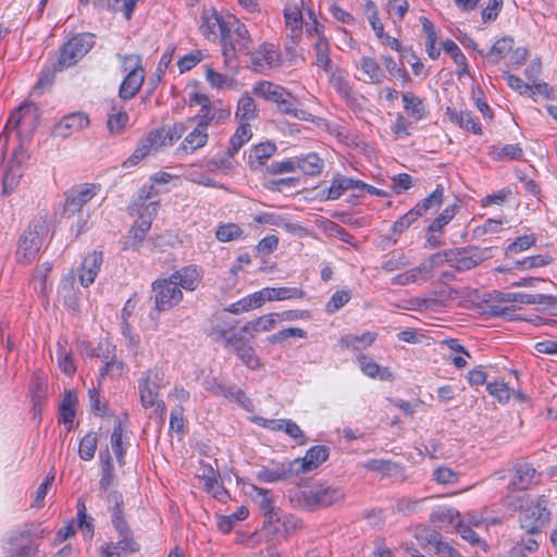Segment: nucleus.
<instances>
[{"label": "nucleus", "mask_w": 557, "mask_h": 557, "mask_svg": "<svg viewBox=\"0 0 557 557\" xmlns=\"http://www.w3.org/2000/svg\"><path fill=\"white\" fill-rule=\"evenodd\" d=\"M152 213H149L148 219H146L145 214H140L139 219L132 226L129 234L137 242H144L147 233L151 227Z\"/></svg>", "instance_id": "864d4df0"}, {"label": "nucleus", "mask_w": 557, "mask_h": 557, "mask_svg": "<svg viewBox=\"0 0 557 557\" xmlns=\"http://www.w3.org/2000/svg\"><path fill=\"white\" fill-rule=\"evenodd\" d=\"M450 120L459 125L461 128L471 131L475 135L482 134L481 124L468 111L451 112Z\"/></svg>", "instance_id": "c03bdc74"}, {"label": "nucleus", "mask_w": 557, "mask_h": 557, "mask_svg": "<svg viewBox=\"0 0 557 557\" xmlns=\"http://www.w3.org/2000/svg\"><path fill=\"white\" fill-rule=\"evenodd\" d=\"M260 293L263 304L265 301L302 299L306 296L305 290L299 287H265Z\"/></svg>", "instance_id": "4be33fe9"}, {"label": "nucleus", "mask_w": 557, "mask_h": 557, "mask_svg": "<svg viewBox=\"0 0 557 557\" xmlns=\"http://www.w3.org/2000/svg\"><path fill=\"white\" fill-rule=\"evenodd\" d=\"M315 54L314 64L318 67L323 69L325 72H330L333 67L332 60L330 58V44L326 38L318 39L313 45Z\"/></svg>", "instance_id": "58836bf2"}, {"label": "nucleus", "mask_w": 557, "mask_h": 557, "mask_svg": "<svg viewBox=\"0 0 557 557\" xmlns=\"http://www.w3.org/2000/svg\"><path fill=\"white\" fill-rule=\"evenodd\" d=\"M44 529L40 523L27 522L14 530L3 544L5 557H33L38 552V539H41Z\"/></svg>", "instance_id": "f03ea898"}, {"label": "nucleus", "mask_w": 557, "mask_h": 557, "mask_svg": "<svg viewBox=\"0 0 557 557\" xmlns=\"http://www.w3.org/2000/svg\"><path fill=\"white\" fill-rule=\"evenodd\" d=\"M493 299L499 302H519L524 305L549 304L553 296L542 294H523V293H502L494 292Z\"/></svg>", "instance_id": "aec40b11"}, {"label": "nucleus", "mask_w": 557, "mask_h": 557, "mask_svg": "<svg viewBox=\"0 0 557 557\" xmlns=\"http://www.w3.org/2000/svg\"><path fill=\"white\" fill-rule=\"evenodd\" d=\"M329 73V83L336 92L347 102L352 100V86L349 81V74L346 70L332 67Z\"/></svg>", "instance_id": "412c9836"}, {"label": "nucleus", "mask_w": 557, "mask_h": 557, "mask_svg": "<svg viewBox=\"0 0 557 557\" xmlns=\"http://www.w3.org/2000/svg\"><path fill=\"white\" fill-rule=\"evenodd\" d=\"M445 257V261L457 271H468L482 261L491 257V248H479L476 246H468L465 248L449 249L443 253H436L433 256V260Z\"/></svg>", "instance_id": "423d86ee"}, {"label": "nucleus", "mask_w": 557, "mask_h": 557, "mask_svg": "<svg viewBox=\"0 0 557 557\" xmlns=\"http://www.w3.org/2000/svg\"><path fill=\"white\" fill-rule=\"evenodd\" d=\"M243 230L235 223L221 225L215 231V237L222 243L235 240L243 237Z\"/></svg>", "instance_id": "603ef678"}, {"label": "nucleus", "mask_w": 557, "mask_h": 557, "mask_svg": "<svg viewBox=\"0 0 557 557\" xmlns=\"http://www.w3.org/2000/svg\"><path fill=\"white\" fill-rule=\"evenodd\" d=\"M360 67L368 76V82L371 84H381L385 78L383 70L373 58L362 57L360 60Z\"/></svg>", "instance_id": "37998d69"}, {"label": "nucleus", "mask_w": 557, "mask_h": 557, "mask_svg": "<svg viewBox=\"0 0 557 557\" xmlns=\"http://www.w3.org/2000/svg\"><path fill=\"white\" fill-rule=\"evenodd\" d=\"M37 116V109L29 103H24L11 113L5 131H14L21 128L23 125L32 124Z\"/></svg>", "instance_id": "5701e85b"}, {"label": "nucleus", "mask_w": 557, "mask_h": 557, "mask_svg": "<svg viewBox=\"0 0 557 557\" xmlns=\"http://www.w3.org/2000/svg\"><path fill=\"white\" fill-rule=\"evenodd\" d=\"M164 373L158 369H149L138 382L140 403L145 408L152 407L159 397Z\"/></svg>", "instance_id": "f8f14e48"}, {"label": "nucleus", "mask_w": 557, "mask_h": 557, "mask_svg": "<svg viewBox=\"0 0 557 557\" xmlns=\"http://www.w3.org/2000/svg\"><path fill=\"white\" fill-rule=\"evenodd\" d=\"M285 24L292 32H300L302 28V14L297 5L285 8Z\"/></svg>", "instance_id": "4d7b16f0"}, {"label": "nucleus", "mask_w": 557, "mask_h": 557, "mask_svg": "<svg viewBox=\"0 0 557 557\" xmlns=\"http://www.w3.org/2000/svg\"><path fill=\"white\" fill-rule=\"evenodd\" d=\"M128 114L123 107H117L114 102L108 112L107 127L111 134H119L127 124Z\"/></svg>", "instance_id": "2f4dec72"}, {"label": "nucleus", "mask_w": 557, "mask_h": 557, "mask_svg": "<svg viewBox=\"0 0 557 557\" xmlns=\"http://www.w3.org/2000/svg\"><path fill=\"white\" fill-rule=\"evenodd\" d=\"M227 35L223 40L237 47L238 50H247L250 44V37L246 26L234 16H228Z\"/></svg>", "instance_id": "a211bd4d"}, {"label": "nucleus", "mask_w": 557, "mask_h": 557, "mask_svg": "<svg viewBox=\"0 0 557 557\" xmlns=\"http://www.w3.org/2000/svg\"><path fill=\"white\" fill-rule=\"evenodd\" d=\"M257 104L253 98L249 95H243L237 104L236 117L240 121V123L253 120L257 117Z\"/></svg>", "instance_id": "ea45409f"}, {"label": "nucleus", "mask_w": 557, "mask_h": 557, "mask_svg": "<svg viewBox=\"0 0 557 557\" xmlns=\"http://www.w3.org/2000/svg\"><path fill=\"white\" fill-rule=\"evenodd\" d=\"M100 463L101 479L99 481V488L102 492H107L108 488L113 484L115 479L112 458L108 449L100 454Z\"/></svg>", "instance_id": "f704fd0d"}, {"label": "nucleus", "mask_w": 557, "mask_h": 557, "mask_svg": "<svg viewBox=\"0 0 557 557\" xmlns=\"http://www.w3.org/2000/svg\"><path fill=\"white\" fill-rule=\"evenodd\" d=\"M108 510L111 513V522L117 533H125L128 525L124 517V499L119 491H111L106 497Z\"/></svg>", "instance_id": "dca6fc26"}, {"label": "nucleus", "mask_w": 557, "mask_h": 557, "mask_svg": "<svg viewBox=\"0 0 557 557\" xmlns=\"http://www.w3.org/2000/svg\"><path fill=\"white\" fill-rule=\"evenodd\" d=\"M78 399L74 391H67L59 407V421L64 424H72L76 414Z\"/></svg>", "instance_id": "c85d7f7f"}, {"label": "nucleus", "mask_w": 557, "mask_h": 557, "mask_svg": "<svg viewBox=\"0 0 557 557\" xmlns=\"http://www.w3.org/2000/svg\"><path fill=\"white\" fill-rule=\"evenodd\" d=\"M296 168L300 169L306 175H319L323 168L324 161L314 152L298 158Z\"/></svg>", "instance_id": "e433bc0d"}, {"label": "nucleus", "mask_w": 557, "mask_h": 557, "mask_svg": "<svg viewBox=\"0 0 557 557\" xmlns=\"http://www.w3.org/2000/svg\"><path fill=\"white\" fill-rule=\"evenodd\" d=\"M29 154L23 145H18L12 157L8 160L2 175V194L11 195L18 187L21 178L24 174V163L28 160Z\"/></svg>", "instance_id": "6e6552de"}, {"label": "nucleus", "mask_w": 557, "mask_h": 557, "mask_svg": "<svg viewBox=\"0 0 557 557\" xmlns=\"http://www.w3.org/2000/svg\"><path fill=\"white\" fill-rule=\"evenodd\" d=\"M116 58L121 62V71L126 73L119 87V97L122 100H129L138 94L145 82L143 58L138 53H117Z\"/></svg>", "instance_id": "20e7f679"}, {"label": "nucleus", "mask_w": 557, "mask_h": 557, "mask_svg": "<svg viewBox=\"0 0 557 557\" xmlns=\"http://www.w3.org/2000/svg\"><path fill=\"white\" fill-rule=\"evenodd\" d=\"M228 18L224 20L215 9H205L201 13L199 29L211 41L223 40L227 35Z\"/></svg>", "instance_id": "ddd939ff"}, {"label": "nucleus", "mask_w": 557, "mask_h": 557, "mask_svg": "<svg viewBox=\"0 0 557 557\" xmlns=\"http://www.w3.org/2000/svg\"><path fill=\"white\" fill-rule=\"evenodd\" d=\"M119 535L121 539L115 544L117 549L121 552V555L135 553L139 549L138 544L132 537V532L128 525L126 527V532L119 533Z\"/></svg>", "instance_id": "680f3d73"}, {"label": "nucleus", "mask_w": 557, "mask_h": 557, "mask_svg": "<svg viewBox=\"0 0 557 557\" xmlns=\"http://www.w3.org/2000/svg\"><path fill=\"white\" fill-rule=\"evenodd\" d=\"M252 136V132L249 123L244 122L240 123L234 133V135L230 139V146L227 148V156L234 157L235 153L239 151V149L250 140Z\"/></svg>", "instance_id": "7c9ffc66"}, {"label": "nucleus", "mask_w": 557, "mask_h": 557, "mask_svg": "<svg viewBox=\"0 0 557 557\" xmlns=\"http://www.w3.org/2000/svg\"><path fill=\"white\" fill-rule=\"evenodd\" d=\"M486 389L490 393V395L497 398V400L500 403H506L510 398V389L504 382L487 383Z\"/></svg>", "instance_id": "69168bd1"}, {"label": "nucleus", "mask_w": 557, "mask_h": 557, "mask_svg": "<svg viewBox=\"0 0 557 557\" xmlns=\"http://www.w3.org/2000/svg\"><path fill=\"white\" fill-rule=\"evenodd\" d=\"M419 277L426 280L429 277L425 265L412 268L406 272L399 273L392 278L394 285H408L417 282Z\"/></svg>", "instance_id": "a18cd8bd"}, {"label": "nucleus", "mask_w": 557, "mask_h": 557, "mask_svg": "<svg viewBox=\"0 0 557 557\" xmlns=\"http://www.w3.org/2000/svg\"><path fill=\"white\" fill-rule=\"evenodd\" d=\"M494 159L498 161L520 160L523 156V150L519 145H504L494 148Z\"/></svg>", "instance_id": "09e8293b"}, {"label": "nucleus", "mask_w": 557, "mask_h": 557, "mask_svg": "<svg viewBox=\"0 0 557 557\" xmlns=\"http://www.w3.org/2000/svg\"><path fill=\"white\" fill-rule=\"evenodd\" d=\"M263 305L261 293L256 292L253 294H250L240 300L228 306L226 311L233 313V314H240L243 312H248L252 309L260 308Z\"/></svg>", "instance_id": "c9c22d12"}, {"label": "nucleus", "mask_w": 557, "mask_h": 557, "mask_svg": "<svg viewBox=\"0 0 557 557\" xmlns=\"http://www.w3.org/2000/svg\"><path fill=\"white\" fill-rule=\"evenodd\" d=\"M364 468L387 476L403 473V468L398 463L384 459H371L364 463Z\"/></svg>", "instance_id": "79ce46f5"}, {"label": "nucleus", "mask_w": 557, "mask_h": 557, "mask_svg": "<svg viewBox=\"0 0 557 557\" xmlns=\"http://www.w3.org/2000/svg\"><path fill=\"white\" fill-rule=\"evenodd\" d=\"M456 214V207L450 206L444 209V211L432 221L428 227V232H441L445 225H447Z\"/></svg>", "instance_id": "052dcab7"}, {"label": "nucleus", "mask_w": 557, "mask_h": 557, "mask_svg": "<svg viewBox=\"0 0 557 557\" xmlns=\"http://www.w3.org/2000/svg\"><path fill=\"white\" fill-rule=\"evenodd\" d=\"M350 299L349 292L339 290L332 295L331 299L326 304V312L334 313L344 307Z\"/></svg>", "instance_id": "338daca9"}, {"label": "nucleus", "mask_w": 557, "mask_h": 557, "mask_svg": "<svg viewBox=\"0 0 557 557\" xmlns=\"http://www.w3.org/2000/svg\"><path fill=\"white\" fill-rule=\"evenodd\" d=\"M64 69H59L58 62L51 67H45L40 73L35 89H44L50 87L54 82L57 72H61Z\"/></svg>", "instance_id": "e2e57ef3"}, {"label": "nucleus", "mask_w": 557, "mask_h": 557, "mask_svg": "<svg viewBox=\"0 0 557 557\" xmlns=\"http://www.w3.org/2000/svg\"><path fill=\"white\" fill-rule=\"evenodd\" d=\"M209 135L207 131L195 127L183 140L178 150L186 153H193L199 148H202L208 141Z\"/></svg>", "instance_id": "c756f323"}, {"label": "nucleus", "mask_w": 557, "mask_h": 557, "mask_svg": "<svg viewBox=\"0 0 557 557\" xmlns=\"http://www.w3.org/2000/svg\"><path fill=\"white\" fill-rule=\"evenodd\" d=\"M515 40L510 36H505L495 41L491 49L484 54L483 51H479L481 55H484L488 62L497 64L502 59L512 51Z\"/></svg>", "instance_id": "bb28decb"}, {"label": "nucleus", "mask_w": 557, "mask_h": 557, "mask_svg": "<svg viewBox=\"0 0 557 557\" xmlns=\"http://www.w3.org/2000/svg\"><path fill=\"white\" fill-rule=\"evenodd\" d=\"M276 146L274 143L265 141L255 146L249 154L248 164L251 170L260 169L275 153Z\"/></svg>", "instance_id": "a878e982"}, {"label": "nucleus", "mask_w": 557, "mask_h": 557, "mask_svg": "<svg viewBox=\"0 0 557 557\" xmlns=\"http://www.w3.org/2000/svg\"><path fill=\"white\" fill-rule=\"evenodd\" d=\"M98 444V435L95 432L87 433L79 442L78 455L85 460L89 461L95 457Z\"/></svg>", "instance_id": "de8ad7c7"}, {"label": "nucleus", "mask_w": 557, "mask_h": 557, "mask_svg": "<svg viewBox=\"0 0 557 557\" xmlns=\"http://www.w3.org/2000/svg\"><path fill=\"white\" fill-rule=\"evenodd\" d=\"M383 60L384 65L391 75L400 78L404 85L411 82V77L409 76L407 70L405 67H399L392 57H384Z\"/></svg>", "instance_id": "0e129e2a"}, {"label": "nucleus", "mask_w": 557, "mask_h": 557, "mask_svg": "<svg viewBox=\"0 0 557 557\" xmlns=\"http://www.w3.org/2000/svg\"><path fill=\"white\" fill-rule=\"evenodd\" d=\"M99 189V185L96 184H81L72 187L65 194L63 213L70 218L79 212L84 205L97 195Z\"/></svg>", "instance_id": "9b49d317"}, {"label": "nucleus", "mask_w": 557, "mask_h": 557, "mask_svg": "<svg viewBox=\"0 0 557 557\" xmlns=\"http://www.w3.org/2000/svg\"><path fill=\"white\" fill-rule=\"evenodd\" d=\"M548 504V497L541 495L524 507H521L519 515L521 529L529 534L540 533L550 520Z\"/></svg>", "instance_id": "39448f33"}, {"label": "nucleus", "mask_w": 557, "mask_h": 557, "mask_svg": "<svg viewBox=\"0 0 557 557\" xmlns=\"http://www.w3.org/2000/svg\"><path fill=\"white\" fill-rule=\"evenodd\" d=\"M281 57L274 45L262 44L251 59V63L256 71H261L264 67L271 69L278 65Z\"/></svg>", "instance_id": "6ab92c4d"}, {"label": "nucleus", "mask_w": 557, "mask_h": 557, "mask_svg": "<svg viewBox=\"0 0 557 557\" xmlns=\"http://www.w3.org/2000/svg\"><path fill=\"white\" fill-rule=\"evenodd\" d=\"M376 338V333L364 332L361 335H346L341 338V344L352 350L370 347Z\"/></svg>", "instance_id": "a19ab883"}, {"label": "nucleus", "mask_w": 557, "mask_h": 557, "mask_svg": "<svg viewBox=\"0 0 557 557\" xmlns=\"http://www.w3.org/2000/svg\"><path fill=\"white\" fill-rule=\"evenodd\" d=\"M122 437H123V426L120 421L115 422L113 432L111 434V446L113 449V453L116 456L117 462L120 466L124 465V449L122 446Z\"/></svg>", "instance_id": "5fc2aeb1"}, {"label": "nucleus", "mask_w": 557, "mask_h": 557, "mask_svg": "<svg viewBox=\"0 0 557 557\" xmlns=\"http://www.w3.org/2000/svg\"><path fill=\"white\" fill-rule=\"evenodd\" d=\"M536 470L531 465H521L516 469L512 484L518 490H527L533 482Z\"/></svg>", "instance_id": "49530a36"}, {"label": "nucleus", "mask_w": 557, "mask_h": 557, "mask_svg": "<svg viewBox=\"0 0 557 557\" xmlns=\"http://www.w3.org/2000/svg\"><path fill=\"white\" fill-rule=\"evenodd\" d=\"M343 497L344 494L341 490L331 486L295 487L288 493L293 507L305 511L329 507Z\"/></svg>", "instance_id": "f257e3e1"}, {"label": "nucleus", "mask_w": 557, "mask_h": 557, "mask_svg": "<svg viewBox=\"0 0 557 557\" xmlns=\"http://www.w3.org/2000/svg\"><path fill=\"white\" fill-rule=\"evenodd\" d=\"M358 363L363 374L369 377H379L383 381H389L393 379V374L387 368H381L375 361L366 355H360L358 357Z\"/></svg>", "instance_id": "cd10ccee"}, {"label": "nucleus", "mask_w": 557, "mask_h": 557, "mask_svg": "<svg viewBox=\"0 0 557 557\" xmlns=\"http://www.w3.org/2000/svg\"><path fill=\"white\" fill-rule=\"evenodd\" d=\"M40 230H42L41 225H34V227H28L21 235L16 251L20 263L29 264L37 258L42 245Z\"/></svg>", "instance_id": "9d476101"}, {"label": "nucleus", "mask_w": 557, "mask_h": 557, "mask_svg": "<svg viewBox=\"0 0 557 557\" xmlns=\"http://www.w3.org/2000/svg\"><path fill=\"white\" fill-rule=\"evenodd\" d=\"M329 457V448L323 445H317L308 449L304 458H297L292 462L295 475H300L308 471L317 469Z\"/></svg>", "instance_id": "2eb2a0df"}, {"label": "nucleus", "mask_w": 557, "mask_h": 557, "mask_svg": "<svg viewBox=\"0 0 557 557\" xmlns=\"http://www.w3.org/2000/svg\"><path fill=\"white\" fill-rule=\"evenodd\" d=\"M293 475H295V470L292 462L289 461L287 463H280L273 469L262 468L260 471H258L257 479L260 482L273 483L288 480Z\"/></svg>", "instance_id": "393cba45"}, {"label": "nucleus", "mask_w": 557, "mask_h": 557, "mask_svg": "<svg viewBox=\"0 0 557 557\" xmlns=\"http://www.w3.org/2000/svg\"><path fill=\"white\" fill-rule=\"evenodd\" d=\"M170 278L175 281L177 287L194 292L201 283L202 271L197 265H186L174 271Z\"/></svg>", "instance_id": "f3484780"}, {"label": "nucleus", "mask_w": 557, "mask_h": 557, "mask_svg": "<svg viewBox=\"0 0 557 557\" xmlns=\"http://www.w3.org/2000/svg\"><path fill=\"white\" fill-rule=\"evenodd\" d=\"M292 337L307 338V332L300 327H286L268 337V342L276 344Z\"/></svg>", "instance_id": "13d9d810"}, {"label": "nucleus", "mask_w": 557, "mask_h": 557, "mask_svg": "<svg viewBox=\"0 0 557 557\" xmlns=\"http://www.w3.org/2000/svg\"><path fill=\"white\" fill-rule=\"evenodd\" d=\"M253 94L267 101L275 103L277 111L282 114L290 115L299 120H307V115H309L305 110L299 108L300 102L292 92L272 82H259L253 87Z\"/></svg>", "instance_id": "7ed1b4c3"}, {"label": "nucleus", "mask_w": 557, "mask_h": 557, "mask_svg": "<svg viewBox=\"0 0 557 557\" xmlns=\"http://www.w3.org/2000/svg\"><path fill=\"white\" fill-rule=\"evenodd\" d=\"M420 500L410 497H400L396 500V512L403 516L414 513L419 507Z\"/></svg>", "instance_id": "774afa93"}, {"label": "nucleus", "mask_w": 557, "mask_h": 557, "mask_svg": "<svg viewBox=\"0 0 557 557\" xmlns=\"http://www.w3.org/2000/svg\"><path fill=\"white\" fill-rule=\"evenodd\" d=\"M235 355L243 361L244 364L252 370L258 369L261 366L260 359L256 355L255 348L250 343L246 344L242 348L239 347Z\"/></svg>", "instance_id": "6e6d98bb"}, {"label": "nucleus", "mask_w": 557, "mask_h": 557, "mask_svg": "<svg viewBox=\"0 0 557 557\" xmlns=\"http://www.w3.org/2000/svg\"><path fill=\"white\" fill-rule=\"evenodd\" d=\"M95 46L90 33L76 34L65 41L58 50L59 69H69L82 60Z\"/></svg>", "instance_id": "0eeeda50"}, {"label": "nucleus", "mask_w": 557, "mask_h": 557, "mask_svg": "<svg viewBox=\"0 0 557 557\" xmlns=\"http://www.w3.org/2000/svg\"><path fill=\"white\" fill-rule=\"evenodd\" d=\"M89 125L87 114L83 112H73L64 115L53 127L54 137L69 138Z\"/></svg>", "instance_id": "4468645a"}, {"label": "nucleus", "mask_w": 557, "mask_h": 557, "mask_svg": "<svg viewBox=\"0 0 557 557\" xmlns=\"http://www.w3.org/2000/svg\"><path fill=\"white\" fill-rule=\"evenodd\" d=\"M276 324L274 313H269L262 317H259L245 325L242 326V332H246L249 334L251 338L255 337V334L260 332H267L273 329Z\"/></svg>", "instance_id": "72a5a7b5"}, {"label": "nucleus", "mask_w": 557, "mask_h": 557, "mask_svg": "<svg viewBox=\"0 0 557 557\" xmlns=\"http://www.w3.org/2000/svg\"><path fill=\"white\" fill-rule=\"evenodd\" d=\"M347 190H349V188L346 184V176L337 173L332 180L331 186L327 190L326 199L336 200Z\"/></svg>", "instance_id": "bf43d9fd"}, {"label": "nucleus", "mask_w": 557, "mask_h": 557, "mask_svg": "<svg viewBox=\"0 0 557 557\" xmlns=\"http://www.w3.org/2000/svg\"><path fill=\"white\" fill-rule=\"evenodd\" d=\"M154 309L159 312L168 311L177 306L183 300V292L175 285V281L170 276L158 278L152 285Z\"/></svg>", "instance_id": "1a4fd4ad"}, {"label": "nucleus", "mask_w": 557, "mask_h": 557, "mask_svg": "<svg viewBox=\"0 0 557 557\" xmlns=\"http://www.w3.org/2000/svg\"><path fill=\"white\" fill-rule=\"evenodd\" d=\"M401 98H403L405 110L416 121H420L425 116V114H426L425 106H424L423 100L420 97H418L411 92H404L401 95Z\"/></svg>", "instance_id": "4c0bfd02"}, {"label": "nucleus", "mask_w": 557, "mask_h": 557, "mask_svg": "<svg viewBox=\"0 0 557 557\" xmlns=\"http://www.w3.org/2000/svg\"><path fill=\"white\" fill-rule=\"evenodd\" d=\"M245 334L247 333L242 332V327L238 330L234 326L228 327V334L223 343L224 347L236 352L239 347L242 348L249 343V341L245 338Z\"/></svg>", "instance_id": "8fccbe9b"}, {"label": "nucleus", "mask_w": 557, "mask_h": 557, "mask_svg": "<svg viewBox=\"0 0 557 557\" xmlns=\"http://www.w3.org/2000/svg\"><path fill=\"white\" fill-rule=\"evenodd\" d=\"M535 243L536 236L534 234L519 236L506 248L505 253L507 257H512L516 253H519L531 248L532 246L535 245Z\"/></svg>", "instance_id": "3c124183"}, {"label": "nucleus", "mask_w": 557, "mask_h": 557, "mask_svg": "<svg viewBox=\"0 0 557 557\" xmlns=\"http://www.w3.org/2000/svg\"><path fill=\"white\" fill-rule=\"evenodd\" d=\"M493 294H488V298L484 299L482 306V314L487 318H503L506 321L515 320L516 309L513 306H503L504 302L496 301L492 298Z\"/></svg>", "instance_id": "b1692460"}, {"label": "nucleus", "mask_w": 557, "mask_h": 557, "mask_svg": "<svg viewBox=\"0 0 557 557\" xmlns=\"http://www.w3.org/2000/svg\"><path fill=\"white\" fill-rule=\"evenodd\" d=\"M444 196V187L442 185H437L435 190L425 197L423 200L418 202L411 210L416 213L418 218L425 214L429 210L433 208H438L443 202Z\"/></svg>", "instance_id": "473e14b6"}]
</instances>
